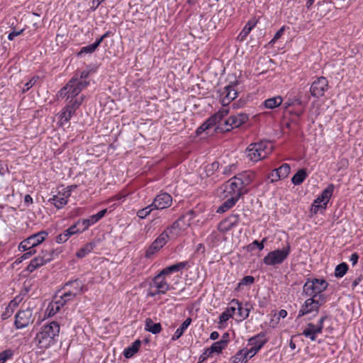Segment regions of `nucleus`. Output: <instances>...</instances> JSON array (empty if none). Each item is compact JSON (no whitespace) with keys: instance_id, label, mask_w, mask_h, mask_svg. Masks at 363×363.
Segmentation results:
<instances>
[{"instance_id":"nucleus-34","label":"nucleus","mask_w":363,"mask_h":363,"mask_svg":"<svg viewBox=\"0 0 363 363\" xmlns=\"http://www.w3.org/2000/svg\"><path fill=\"white\" fill-rule=\"evenodd\" d=\"M255 24L256 23L255 22H252L251 21H248L243 28V29L240 33L239 35L238 36V39L240 41L245 40L246 37L252 30V29L255 26Z\"/></svg>"},{"instance_id":"nucleus-54","label":"nucleus","mask_w":363,"mask_h":363,"mask_svg":"<svg viewBox=\"0 0 363 363\" xmlns=\"http://www.w3.org/2000/svg\"><path fill=\"white\" fill-rule=\"evenodd\" d=\"M13 313V308H11V306H8L6 308L5 311L1 314L2 319L3 320L8 319L9 317L11 316Z\"/></svg>"},{"instance_id":"nucleus-16","label":"nucleus","mask_w":363,"mask_h":363,"mask_svg":"<svg viewBox=\"0 0 363 363\" xmlns=\"http://www.w3.org/2000/svg\"><path fill=\"white\" fill-rule=\"evenodd\" d=\"M164 274H162V272L155 276L152 280V287L156 288L159 292L162 294H165L169 289V285L163 277Z\"/></svg>"},{"instance_id":"nucleus-47","label":"nucleus","mask_w":363,"mask_h":363,"mask_svg":"<svg viewBox=\"0 0 363 363\" xmlns=\"http://www.w3.org/2000/svg\"><path fill=\"white\" fill-rule=\"evenodd\" d=\"M78 295V293L77 291H67L65 292L63 294L60 296L62 298H63L66 303H67L69 301L73 300L76 296Z\"/></svg>"},{"instance_id":"nucleus-52","label":"nucleus","mask_w":363,"mask_h":363,"mask_svg":"<svg viewBox=\"0 0 363 363\" xmlns=\"http://www.w3.org/2000/svg\"><path fill=\"white\" fill-rule=\"evenodd\" d=\"M305 330H309L311 332H314L315 333H321L323 330L318 325H314L312 323H309L307 324V328Z\"/></svg>"},{"instance_id":"nucleus-40","label":"nucleus","mask_w":363,"mask_h":363,"mask_svg":"<svg viewBox=\"0 0 363 363\" xmlns=\"http://www.w3.org/2000/svg\"><path fill=\"white\" fill-rule=\"evenodd\" d=\"M155 209L153 206L151 205L146 206L144 208L140 209L137 212V216L141 218L144 219L148 215L150 214L151 211Z\"/></svg>"},{"instance_id":"nucleus-49","label":"nucleus","mask_w":363,"mask_h":363,"mask_svg":"<svg viewBox=\"0 0 363 363\" xmlns=\"http://www.w3.org/2000/svg\"><path fill=\"white\" fill-rule=\"evenodd\" d=\"M39 79V77L35 76L32 77L28 82L24 84V87L23 89V91L26 92L28 91L32 86L35 85L37 81Z\"/></svg>"},{"instance_id":"nucleus-35","label":"nucleus","mask_w":363,"mask_h":363,"mask_svg":"<svg viewBox=\"0 0 363 363\" xmlns=\"http://www.w3.org/2000/svg\"><path fill=\"white\" fill-rule=\"evenodd\" d=\"M55 255H57V253L51 248L43 250L41 255H40L45 264L52 261L54 259Z\"/></svg>"},{"instance_id":"nucleus-24","label":"nucleus","mask_w":363,"mask_h":363,"mask_svg":"<svg viewBox=\"0 0 363 363\" xmlns=\"http://www.w3.org/2000/svg\"><path fill=\"white\" fill-rule=\"evenodd\" d=\"M69 196V194H67V196H65L58 195H54L52 198H50L48 201L52 203L57 208H61L67 203V197Z\"/></svg>"},{"instance_id":"nucleus-22","label":"nucleus","mask_w":363,"mask_h":363,"mask_svg":"<svg viewBox=\"0 0 363 363\" xmlns=\"http://www.w3.org/2000/svg\"><path fill=\"white\" fill-rule=\"evenodd\" d=\"M249 119L247 114L245 113H240L230 116V121H231V125L234 128H239L242 124L246 123Z\"/></svg>"},{"instance_id":"nucleus-59","label":"nucleus","mask_w":363,"mask_h":363,"mask_svg":"<svg viewBox=\"0 0 363 363\" xmlns=\"http://www.w3.org/2000/svg\"><path fill=\"white\" fill-rule=\"evenodd\" d=\"M210 353L213 354L214 352L220 353L222 352V349L220 345H217V342H214L209 348Z\"/></svg>"},{"instance_id":"nucleus-33","label":"nucleus","mask_w":363,"mask_h":363,"mask_svg":"<svg viewBox=\"0 0 363 363\" xmlns=\"http://www.w3.org/2000/svg\"><path fill=\"white\" fill-rule=\"evenodd\" d=\"M235 313V308L233 305H230L228 307L225 311H223L219 317V323L223 324L228 321Z\"/></svg>"},{"instance_id":"nucleus-21","label":"nucleus","mask_w":363,"mask_h":363,"mask_svg":"<svg viewBox=\"0 0 363 363\" xmlns=\"http://www.w3.org/2000/svg\"><path fill=\"white\" fill-rule=\"evenodd\" d=\"M184 219V216H181L178 220L174 221L172 225L167 227L164 231L169 235L170 238H173L179 235L182 230L180 222Z\"/></svg>"},{"instance_id":"nucleus-6","label":"nucleus","mask_w":363,"mask_h":363,"mask_svg":"<svg viewBox=\"0 0 363 363\" xmlns=\"http://www.w3.org/2000/svg\"><path fill=\"white\" fill-rule=\"evenodd\" d=\"M47 235L48 233L45 230L30 235L20 243L18 246L19 250L24 252L29 249H34L35 247L45 240Z\"/></svg>"},{"instance_id":"nucleus-31","label":"nucleus","mask_w":363,"mask_h":363,"mask_svg":"<svg viewBox=\"0 0 363 363\" xmlns=\"http://www.w3.org/2000/svg\"><path fill=\"white\" fill-rule=\"evenodd\" d=\"M308 177L305 169H300L291 178V182L294 185H300Z\"/></svg>"},{"instance_id":"nucleus-51","label":"nucleus","mask_w":363,"mask_h":363,"mask_svg":"<svg viewBox=\"0 0 363 363\" xmlns=\"http://www.w3.org/2000/svg\"><path fill=\"white\" fill-rule=\"evenodd\" d=\"M73 115H72L70 113V111L68 112L67 111L65 108H63L62 111V113L60 115V122L61 123H64L65 122H68L71 117Z\"/></svg>"},{"instance_id":"nucleus-53","label":"nucleus","mask_w":363,"mask_h":363,"mask_svg":"<svg viewBox=\"0 0 363 363\" xmlns=\"http://www.w3.org/2000/svg\"><path fill=\"white\" fill-rule=\"evenodd\" d=\"M348 165V160L346 158H342L337 164V171L347 168Z\"/></svg>"},{"instance_id":"nucleus-28","label":"nucleus","mask_w":363,"mask_h":363,"mask_svg":"<svg viewBox=\"0 0 363 363\" xmlns=\"http://www.w3.org/2000/svg\"><path fill=\"white\" fill-rule=\"evenodd\" d=\"M141 345V341L137 340L130 346L125 348L123 351V355L125 358L132 357L138 351Z\"/></svg>"},{"instance_id":"nucleus-42","label":"nucleus","mask_w":363,"mask_h":363,"mask_svg":"<svg viewBox=\"0 0 363 363\" xmlns=\"http://www.w3.org/2000/svg\"><path fill=\"white\" fill-rule=\"evenodd\" d=\"M265 241L266 238H264L261 242L255 240L249 245H247V249L250 252L254 250L256 247H257L259 250H262L264 248V242Z\"/></svg>"},{"instance_id":"nucleus-57","label":"nucleus","mask_w":363,"mask_h":363,"mask_svg":"<svg viewBox=\"0 0 363 363\" xmlns=\"http://www.w3.org/2000/svg\"><path fill=\"white\" fill-rule=\"evenodd\" d=\"M269 179H271V182H277L281 179L280 174L277 172V169H274L269 175Z\"/></svg>"},{"instance_id":"nucleus-17","label":"nucleus","mask_w":363,"mask_h":363,"mask_svg":"<svg viewBox=\"0 0 363 363\" xmlns=\"http://www.w3.org/2000/svg\"><path fill=\"white\" fill-rule=\"evenodd\" d=\"M106 212H107V209L105 208V209L101 210L96 214L91 216L87 219H83V220H80V224H82V232L85 231L86 230H87L89 228V227L90 225L98 222L100 219H101L105 216Z\"/></svg>"},{"instance_id":"nucleus-46","label":"nucleus","mask_w":363,"mask_h":363,"mask_svg":"<svg viewBox=\"0 0 363 363\" xmlns=\"http://www.w3.org/2000/svg\"><path fill=\"white\" fill-rule=\"evenodd\" d=\"M248 349L245 348L242 350H239L235 355H237L238 357H240L241 362L246 363L247 362V357H250V353H248Z\"/></svg>"},{"instance_id":"nucleus-2","label":"nucleus","mask_w":363,"mask_h":363,"mask_svg":"<svg viewBox=\"0 0 363 363\" xmlns=\"http://www.w3.org/2000/svg\"><path fill=\"white\" fill-rule=\"evenodd\" d=\"M255 178V174L250 171H245L235 175L225 184V191L231 196H237L240 193L241 196L247 194V186L250 185Z\"/></svg>"},{"instance_id":"nucleus-27","label":"nucleus","mask_w":363,"mask_h":363,"mask_svg":"<svg viewBox=\"0 0 363 363\" xmlns=\"http://www.w3.org/2000/svg\"><path fill=\"white\" fill-rule=\"evenodd\" d=\"M238 84V82L236 81L235 83H231L230 84L225 86L224 90L222 93L223 95H225L227 96V99L234 100L238 96V91L235 89V86Z\"/></svg>"},{"instance_id":"nucleus-30","label":"nucleus","mask_w":363,"mask_h":363,"mask_svg":"<svg viewBox=\"0 0 363 363\" xmlns=\"http://www.w3.org/2000/svg\"><path fill=\"white\" fill-rule=\"evenodd\" d=\"M283 102V99L280 96H274L266 99L264 101V107L269 109H273L279 106Z\"/></svg>"},{"instance_id":"nucleus-12","label":"nucleus","mask_w":363,"mask_h":363,"mask_svg":"<svg viewBox=\"0 0 363 363\" xmlns=\"http://www.w3.org/2000/svg\"><path fill=\"white\" fill-rule=\"evenodd\" d=\"M239 222V215L231 214L223 220L218 225V229L221 233H227L235 228Z\"/></svg>"},{"instance_id":"nucleus-56","label":"nucleus","mask_w":363,"mask_h":363,"mask_svg":"<svg viewBox=\"0 0 363 363\" xmlns=\"http://www.w3.org/2000/svg\"><path fill=\"white\" fill-rule=\"evenodd\" d=\"M67 303L62 298V297H59V299L55 301L53 304L55 306V311H59L60 308L64 306Z\"/></svg>"},{"instance_id":"nucleus-48","label":"nucleus","mask_w":363,"mask_h":363,"mask_svg":"<svg viewBox=\"0 0 363 363\" xmlns=\"http://www.w3.org/2000/svg\"><path fill=\"white\" fill-rule=\"evenodd\" d=\"M254 282L255 278L252 276H245L239 282L238 288H240L241 286L251 285Z\"/></svg>"},{"instance_id":"nucleus-63","label":"nucleus","mask_w":363,"mask_h":363,"mask_svg":"<svg viewBox=\"0 0 363 363\" xmlns=\"http://www.w3.org/2000/svg\"><path fill=\"white\" fill-rule=\"evenodd\" d=\"M323 205L319 203H315V201H313L311 206V212L316 214L320 208H323Z\"/></svg>"},{"instance_id":"nucleus-23","label":"nucleus","mask_w":363,"mask_h":363,"mask_svg":"<svg viewBox=\"0 0 363 363\" xmlns=\"http://www.w3.org/2000/svg\"><path fill=\"white\" fill-rule=\"evenodd\" d=\"M241 197V194H237V196H231V197L225 201L220 206L218 207L217 212L222 213L232 208Z\"/></svg>"},{"instance_id":"nucleus-5","label":"nucleus","mask_w":363,"mask_h":363,"mask_svg":"<svg viewBox=\"0 0 363 363\" xmlns=\"http://www.w3.org/2000/svg\"><path fill=\"white\" fill-rule=\"evenodd\" d=\"M290 253V245L287 244L285 247L281 250H276L269 252L263 259L266 265L274 266L281 264Z\"/></svg>"},{"instance_id":"nucleus-62","label":"nucleus","mask_w":363,"mask_h":363,"mask_svg":"<svg viewBox=\"0 0 363 363\" xmlns=\"http://www.w3.org/2000/svg\"><path fill=\"white\" fill-rule=\"evenodd\" d=\"M211 355L212 354L210 353V350H208V348H207L204 351V352L199 357V362L205 361L208 357H211Z\"/></svg>"},{"instance_id":"nucleus-41","label":"nucleus","mask_w":363,"mask_h":363,"mask_svg":"<svg viewBox=\"0 0 363 363\" xmlns=\"http://www.w3.org/2000/svg\"><path fill=\"white\" fill-rule=\"evenodd\" d=\"M160 250V248L152 242L149 247L146 250L145 257L147 259H150Z\"/></svg>"},{"instance_id":"nucleus-60","label":"nucleus","mask_w":363,"mask_h":363,"mask_svg":"<svg viewBox=\"0 0 363 363\" xmlns=\"http://www.w3.org/2000/svg\"><path fill=\"white\" fill-rule=\"evenodd\" d=\"M284 31V27H281L274 35L270 43H274L278 39L281 38Z\"/></svg>"},{"instance_id":"nucleus-39","label":"nucleus","mask_w":363,"mask_h":363,"mask_svg":"<svg viewBox=\"0 0 363 363\" xmlns=\"http://www.w3.org/2000/svg\"><path fill=\"white\" fill-rule=\"evenodd\" d=\"M290 166L289 164L284 163L281 165L279 168L277 169V172L280 174L281 179L286 178L290 173Z\"/></svg>"},{"instance_id":"nucleus-26","label":"nucleus","mask_w":363,"mask_h":363,"mask_svg":"<svg viewBox=\"0 0 363 363\" xmlns=\"http://www.w3.org/2000/svg\"><path fill=\"white\" fill-rule=\"evenodd\" d=\"M188 264V262H181L177 263L175 264H172L169 266L164 269H163L162 272V274L167 275L173 272H179L184 269Z\"/></svg>"},{"instance_id":"nucleus-14","label":"nucleus","mask_w":363,"mask_h":363,"mask_svg":"<svg viewBox=\"0 0 363 363\" xmlns=\"http://www.w3.org/2000/svg\"><path fill=\"white\" fill-rule=\"evenodd\" d=\"M79 224L80 220H78L75 224L72 225L69 228L65 230L62 233L57 235L56 238V242L57 243H64L72 235L82 232V230L77 228V225Z\"/></svg>"},{"instance_id":"nucleus-1","label":"nucleus","mask_w":363,"mask_h":363,"mask_svg":"<svg viewBox=\"0 0 363 363\" xmlns=\"http://www.w3.org/2000/svg\"><path fill=\"white\" fill-rule=\"evenodd\" d=\"M60 330V324L56 321L43 325L35 337L38 347L48 349L55 345L57 342Z\"/></svg>"},{"instance_id":"nucleus-58","label":"nucleus","mask_w":363,"mask_h":363,"mask_svg":"<svg viewBox=\"0 0 363 363\" xmlns=\"http://www.w3.org/2000/svg\"><path fill=\"white\" fill-rule=\"evenodd\" d=\"M27 252L24 253L20 258L19 262H21L23 259H28L30 257L33 255H34L36 251L35 249H29L26 250Z\"/></svg>"},{"instance_id":"nucleus-44","label":"nucleus","mask_w":363,"mask_h":363,"mask_svg":"<svg viewBox=\"0 0 363 363\" xmlns=\"http://www.w3.org/2000/svg\"><path fill=\"white\" fill-rule=\"evenodd\" d=\"M83 100H84L83 96H81L80 97H78V98H74V99L72 98V99H70V101H69L68 104L77 111V109H78L79 108V106H81Z\"/></svg>"},{"instance_id":"nucleus-9","label":"nucleus","mask_w":363,"mask_h":363,"mask_svg":"<svg viewBox=\"0 0 363 363\" xmlns=\"http://www.w3.org/2000/svg\"><path fill=\"white\" fill-rule=\"evenodd\" d=\"M328 89V82L324 77L317 78L310 88L311 94L315 98H320L324 95Z\"/></svg>"},{"instance_id":"nucleus-61","label":"nucleus","mask_w":363,"mask_h":363,"mask_svg":"<svg viewBox=\"0 0 363 363\" xmlns=\"http://www.w3.org/2000/svg\"><path fill=\"white\" fill-rule=\"evenodd\" d=\"M23 31H24V29H21L20 30H18V31H16V30H13V31H12V32H11V33L9 34V35H8V39H9V40H14V38H15L16 36H18V35H21Z\"/></svg>"},{"instance_id":"nucleus-7","label":"nucleus","mask_w":363,"mask_h":363,"mask_svg":"<svg viewBox=\"0 0 363 363\" xmlns=\"http://www.w3.org/2000/svg\"><path fill=\"white\" fill-rule=\"evenodd\" d=\"M34 321L33 311L28 308L25 310H20L15 315L14 325L17 329H22L27 327Z\"/></svg>"},{"instance_id":"nucleus-13","label":"nucleus","mask_w":363,"mask_h":363,"mask_svg":"<svg viewBox=\"0 0 363 363\" xmlns=\"http://www.w3.org/2000/svg\"><path fill=\"white\" fill-rule=\"evenodd\" d=\"M172 202V198L167 193H162L157 195L152 203V206L155 209H164L169 207Z\"/></svg>"},{"instance_id":"nucleus-55","label":"nucleus","mask_w":363,"mask_h":363,"mask_svg":"<svg viewBox=\"0 0 363 363\" xmlns=\"http://www.w3.org/2000/svg\"><path fill=\"white\" fill-rule=\"evenodd\" d=\"M318 333H315L314 332H311L309 330H303L302 335L306 337L309 338L311 341H315L316 340V335Z\"/></svg>"},{"instance_id":"nucleus-20","label":"nucleus","mask_w":363,"mask_h":363,"mask_svg":"<svg viewBox=\"0 0 363 363\" xmlns=\"http://www.w3.org/2000/svg\"><path fill=\"white\" fill-rule=\"evenodd\" d=\"M67 286L72 287L69 291H77L78 294H81L87 290L83 281L79 279L66 282L63 288L66 289Z\"/></svg>"},{"instance_id":"nucleus-45","label":"nucleus","mask_w":363,"mask_h":363,"mask_svg":"<svg viewBox=\"0 0 363 363\" xmlns=\"http://www.w3.org/2000/svg\"><path fill=\"white\" fill-rule=\"evenodd\" d=\"M96 48L95 45L92 43L87 46H84L81 48L80 51L78 52L77 55L82 56L83 54H87V53H93L96 50Z\"/></svg>"},{"instance_id":"nucleus-11","label":"nucleus","mask_w":363,"mask_h":363,"mask_svg":"<svg viewBox=\"0 0 363 363\" xmlns=\"http://www.w3.org/2000/svg\"><path fill=\"white\" fill-rule=\"evenodd\" d=\"M75 77H72L68 84L60 90V95L67 96V100L72 98H77V95L81 92L80 89L75 84Z\"/></svg>"},{"instance_id":"nucleus-25","label":"nucleus","mask_w":363,"mask_h":363,"mask_svg":"<svg viewBox=\"0 0 363 363\" xmlns=\"http://www.w3.org/2000/svg\"><path fill=\"white\" fill-rule=\"evenodd\" d=\"M145 329L147 331H148L154 335H156L161 332L162 325L159 323H154L151 318H148L145 320Z\"/></svg>"},{"instance_id":"nucleus-18","label":"nucleus","mask_w":363,"mask_h":363,"mask_svg":"<svg viewBox=\"0 0 363 363\" xmlns=\"http://www.w3.org/2000/svg\"><path fill=\"white\" fill-rule=\"evenodd\" d=\"M228 109L221 108L217 113L209 117L204 123L206 125H208V128H210L218 123L225 116L228 114Z\"/></svg>"},{"instance_id":"nucleus-32","label":"nucleus","mask_w":363,"mask_h":363,"mask_svg":"<svg viewBox=\"0 0 363 363\" xmlns=\"http://www.w3.org/2000/svg\"><path fill=\"white\" fill-rule=\"evenodd\" d=\"M96 244L94 242H89L81 247L76 253V256L78 258H84L88 254H89L95 247Z\"/></svg>"},{"instance_id":"nucleus-37","label":"nucleus","mask_w":363,"mask_h":363,"mask_svg":"<svg viewBox=\"0 0 363 363\" xmlns=\"http://www.w3.org/2000/svg\"><path fill=\"white\" fill-rule=\"evenodd\" d=\"M170 239L166 232L163 231L154 241L153 242L157 245L160 249Z\"/></svg>"},{"instance_id":"nucleus-15","label":"nucleus","mask_w":363,"mask_h":363,"mask_svg":"<svg viewBox=\"0 0 363 363\" xmlns=\"http://www.w3.org/2000/svg\"><path fill=\"white\" fill-rule=\"evenodd\" d=\"M335 189V186L333 184H329L320 194V196L315 200V203L322 204L323 203V208L325 209L327 208V204L331 198L333 191Z\"/></svg>"},{"instance_id":"nucleus-43","label":"nucleus","mask_w":363,"mask_h":363,"mask_svg":"<svg viewBox=\"0 0 363 363\" xmlns=\"http://www.w3.org/2000/svg\"><path fill=\"white\" fill-rule=\"evenodd\" d=\"M13 355V351L11 349L0 352V363H4L6 360L11 359Z\"/></svg>"},{"instance_id":"nucleus-64","label":"nucleus","mask_w":363,"mask_h":363,"mask_svg":"<svg viewBox=\"0 0 363 363\" xmlns=\"http://www.w3.org/2000/svg\"><path fill=\"white\" fill-rule=\"evenodd\" d=\"M32 261L33 262L34 264H38V268L45 264V262L43 261V259L40 255L33 258Z\"/></svg>"},{"instance_id":"nucleus-38","label":"nucleus","mask_w":363,"mask_h":363,"mask_svg":"<svg viewBox=\"0 0 363 363\" xmlns=\"http://www.w3.org/2000/svg\"><path fill=\"white\" fill-rule=\"evenodd\" d=\"M348 266L345 262H342L336 266L335 269V276L336 277H342L347 272Z\"/></svg>"},{"instance_id":"nucleus-36","label":"nucleus","mask_w":363,"mask_h":363,"mask_svg":"<svg viewBox=\"0 0 363 363\" xmlns=\"http://www.w3.org/2000/svg\"><path fill=\"white\" fill-rule=\"evenodd\" d=\"M234 129V127L231 125V121H230V117L224 121V123H219L216 128V132L217 133H225L229 132Z\"/></svg>"},{"instance_id":"nucleus-10","label":"nucleus","mask_w":363,"mask_h":363,"mask_svg":"<svg viewBox=\"0 0 363 363\" xmlns=\"http://www.w3.org/2000/svg\"><path fill=\"white\" fill-rule=\"evenodd\" d=\"M321 306L322 303L320 301H315V298L310 297L301 306L297 318H299L313 312H315L317 314Z\"/></svg>"},{"instance_id":"nucleus-50","label":"nucleus","mask_w":363,"mask_h":363,"mask_svg":"<svg viewBox=\"0 0 363 363\" xmlns=\"http://www.w3.org/2000/svg\"><path fill=\"white\" fill-rule=\"evenodd\" d=\"M74 77H75L76 79V82H74V83L80 89V91L86 87L89 84V82L86 80L79 79L78 74H75Z\"/></svg>"},{"instance_id":"nucleus-29","label":"nucleus","mask_w":363,"mask_h":363,"mask_svg":"<svg viewBox=\"0 0 363 363\" xmlns=\"http://www.w3.org/2000/svg\"><path fill=\"white\" fill-rule=\"evenodd\" d=\"M191 321L192 320L191 318H186L182 323L180 327L175 331L174 334L172 337V340L175 341L178 340L184 334L187 328L190 325Z\"/></svg>"},{"instance_id":"nucleus-4","label":"nucleus","mask_w":363,"mask_h":363,"mask_svg":"<svg viewBox=\"0 0 363 363\" xmlns=\"http://www.w3.org/2000/svg\"><path fill=\"white\" fill-rule=\"evenodd\" d=\"M268 146L265 142L251 143L246 149L247 157L254 162L264 159L271 151Z\"/></svg>"},{"instance_id":"nucleus-19","label":"nucleus","mask_w":363,"mask_h":363,"mask_svg":"<svg viewBox=\"0 0 363 363\" xmlns=\"http://www.w3.org/2000/svg\"><path fill=\"white\" fill-rule=\"evenodd\" d=\"M230 304L233 305L235 308V311L238 310V313L241 319L245 320L249 316L250 309L247 307L248 303H246L245 307H243L241 302L238 299L233 298Z\"/></svg>"},{"instance_id":"nucleus-8","label":"nucleus","mask_w":363,"mask_h":363,"mask_svg":"<svg viewBox=\"0 0 363 363\" xmlns=\"http://www.w3.org/2000/svg\"><path fill=\"white\" fill-rule=\"evenodd\" d=\"M267 342L268 339L266 337V333L264 332H261L250 338L248 344L252 345V347L248 350L250 358L254 357Z\"/></svg>"},{"instance_id":"nucleus-3","label":"nucleus","mask_w":363,"mask_h":363,"mask_svg":"<svg viewBox=\"0 0 363 363\" xmlns=\"http://www.w3.org/2000/svg\"><path fill=\"white\" fill-rule=\"evenodd\" d=\"M328 283L323 279H307L303 286V295L308 297L316 298L319 294H321L327 289Z\"/></svg>"}]
</instances>
